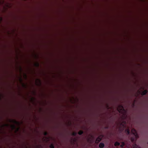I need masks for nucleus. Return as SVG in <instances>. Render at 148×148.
I'll return each mask as SVG.
<instances>
[{"label": "nucleus", "instance_id": "nucleus-22", "mask_svg": "<svg viewBox=\"0 0 148 148\" xmlns=\"http://www.w3.org/2000/svg\"><path fill=\"white\" fill-rule=\"evenodd\" d=\"M3 2H4V0H3Z\"/></svg>", "mask_w": 148, "mask_h": 148}, {"label": "nucleus", "instance_id": "nucleus-7", "mask_svg": "<svg viewBox=\"0 0 148 148\" xmlns=\"http://www.w3.org/2000/svg\"><path fill=\"white\" fill-rule=\"evenodd\" d=\"M125 131L127 135H129L130 134V130L129 129H126Z\"/></svg>", "mask_w": 148, "mask_h": 148}, {"label": "nucleus", "instance_id": "nucleus-21", "mask_svg": "<svg viewBox=\"0 0 148 148\" xmlns=\"http://www.w3.org/2000/svg\"><path fill=\"white\" fill-rule=\"evenodd\" d=\"M1 3V0H0V3Z\"/></svg>", "mask_w": 148, "mask_h": 148}, {"label": "nucleus", "instance_id": "nucleus-6", "mask_svg": "<svg viewBox=\"0 0 148 148\" xmlns=\"http://www.w3.org/2000/svg\"><path fill=\"white\" fill-rule=\"evenodd\" d=\"M99 147L100 148H103L104 146V143H101L99 144Z\"/></svg>", "mask_w": 148, "mask_h": 148}, {"label": "nucleus", "instance_id": "nucleus-14", "mask_svg": "<svg viewBox=\"0 0 148 148\" xmlns=\"http://www.w3.org/2000/svg\"><path fill=\"white\" fill-rule=\"evenodd\" d=\"M48 133L47 132H45L44 133V135L45 136H46L47 135Z\"/></svg>", "mask_w": 148, "mask_h": 148}, {"label": "nucleus", "instance_id": "nucleus-8", "mask_svg": "<svg viewBox=\"0 0 148 148\" xmlns=\"http://www.w3.org/2000/svg\"><path fill=\"white\" fill-rule=\"evenodd\" d=\"M120 145V143H119L118 142H115L114 143V145L115 146H119Z\"/></svg>", "mask_w": 148, "mask_h": 148}, {"label": "nucleus", "instance_id": "nucleus-17", "mask_svg": "<svg viewBox=\"0 0 148 148\" xmlns=\"http://www.w3.org/2000/svg\"><path fill=\"white\" fill-rule=\"evenodd\" d=\"M122 126H123V128H124V127H125V126L124 125H123Z\"/></svg>", "mask_w": 148, "mask_h": 148}, {"label": "nucleus", "instance_id": "nucleus-12", "mask_svg": "<svg viewBox=\"0 0 148 148\" xmlns=\"http://www.w3.org/2000/svg\"><path fill=\"white\" fill-rule=\"evenodd\" d=\"M77 134V133L75 132H73L72 134V135L74 136H76Z\"/></svg>", "mask_w": 148, "mask_h": 148}, {"label": "nucleus", "instance_id": "nucleus-11", "mask_svg": "<svg viewBox=\"0 0 148 148\" xmlns=\"http://www.w3.org/2000/svg\"><path fill=\"white\" fill-rule=\"evenodd\" d=\"M49 147L50 148H54V146L53 144H51V145H50Z\"/></svg>", "mask_w": 148, "mask_h": 148}, {"label": "nucleus", "instance_id": "nucleus-15", "mask_svg": "<svg viewBox=\"0 0 148 148\" xmlns=\"http://www.w3.org/2000/svg\"><path fill=\"white\" fill-rule=\"evenodd\" d=\"M36 65L37 66H39V64L38 63H37L36 64Z\"/></svg>", "mask_w": 148, "mask_h": 148}, {"label": "nucleus", "instance_id": "nucleus-16", "mask_svg": "<svg viewBox=\"0 0 148 148\" xmlns=\"http://www.w3.org/2000/svg\"><path fill=\"white\" fill-rule=\"evenodd\" d=\"M107 107L108 109L109 108V106L108 104L107 105Z\"/></svg>", "mask_w": 148, "mask_h": 148}, {"label": "nucleus", "instance_id": "nucleus-4", "mask_svg": "<svg viewBox=\"0 0 148 148\" xmlns=\"http://www.w3.org/2000/svg\"><path fill=\"white\" fill-rule=\"evenodd\" d=\"M10 122H12V123H14L17 124V125H19V123L18 121H16L14 120H10Z\"/></svg>", "mask_w": 148, "mask_h": 148}, {"label": "nucleus", "instance_id": "nucleus-10", "mask_svg": "<svg viewBox=\"0 0 148 148\" xmlns=\"http://www.w3.org/2000/svg\"><path fill=\"white\" fill-rule=\"evenodd\" d=\"M125 143L123 142H122L121 143V144L120 145V147H123L125 146Z\"/></svg>", "mask_w": 148, "mask_h": 148}, {"label": "nucleus", "instance_id": "nucleus-5", "mask_svg": "<svg viewBox=\"0 0 148 148\" xmlns=\"http://www.w3.org/2000/svg\"><path fill=\"white\" fill-rule=\"evenodd\" d=\"M148 91L147 90H144L141 93V95H145L147 93Z\"/></svg>", "mask_w": 148, "mask_h": 148}, {"label": "nucleus", "instance_id": "nucleus-9", "mask_svg": "<svg viewBox=\"0 0 148 148\" xmlns=\"http://www.w3.org/2000/svg\"><path fill=\"white\" fill-rule=\"evenodd\" d=\"M83 133V132L81 130L79 131L78 132V134L79 135H81Z\"/></svg>", "mask_w": 148, "mask_h": 148}, {"label": "nucleus", "instance_id": "nucleus-2", "mask_svg": "<svg viewBox=\"0 0 148 148\" xmlns=\"http://www.w3.org/2000/svg\"><path fill=\"white\" fill-rule=\"evenodd\" d=\"M117 110L121 114H123L125 111V109L121 105H120L118 106L117 108Z\"/></svg>", "mask_w": 148, "mask_h": 148}, {"label": "nucleus", "instance_id": "nucleus-18", "mask_svg": "<svg viewBox=\"0 0 148 148\" xmlns=\"http://www.w3.org/2000/svg\"><path fill=\"white\" fill-rule=\"evenodd\" d=\"M123 123H124V124H126V122L125 121H123Z\"/></svg>", "mask_w": 148, "mask_h": 148}, {"label": "nucleus", "instance_id": "nucleus-1", "mask_svg": "<svg viewBox=\"0 0 148 148\" xmlns=\"http://www.w3.org/2000/svg\"><path fill=\"white\" fill-rule=\"evenodd\" d=\"M133 136L131 137L130 139L132 142L133 144V148H141L136 144V141L138 138L136 130L134 129H132L131 130Z\"/></svg>", "mask_w": 148, "mask_h": 148}, {"label": "nucleus", "instance_id": "nucleus-20", "mask_svg": "<svg viewBox=\"0 0 148 148\" xmlns=\"http://www.w3.org/2000/svg\"><path fill=\"white\" fill-rule=\"evenodd\" d=\"M38 80L39 81V82H40V80H39V79H38Z\"/></svg>", "mask_w": 148, "mask_h": 148}, {"label": "nucleus", "instance_id": "nucleus-13", "mask_svg": "<svg viewBox=\"0 0 148 148\" xmlns=\"http://www.w3.org/2000/svg\"><path fill=\"white\" fill-rule=\"evenodd\" d=\"M12 128L13 129H14L15 127V126L14 125H13L12 126Z\"/></svg>", "mask_w": 148, "mask_h": 148}, {"label": "nucleus", "instance_id": "nucleus-19", "mask_svg": "<svg viewBox=\"0 0 148 148\" xmlns=\"http://www.w3.org/2000/svg\"><path fill=\"white\" fill-rule=\"evenodd\" d=\"M5 125H6V126H8V124H6Z\"/></svg>", "mask_w": 148, "mask_h": 148}, {"label": "nucleus", "instance_id": "nucleus-3", "mask_svg": "<svg viewBox=\"0 0 148 148\" xmlns=\"http://www.w3.org/2000/svg\"><path fill=\"white\" fill-rule=\"evenodd\" d=\"M103 136V135H102L98 136L96 140L95 143H99L102 140V138Z\"/></svg>", "mask_w": 148, "mask_h": 148}]
</instances>
